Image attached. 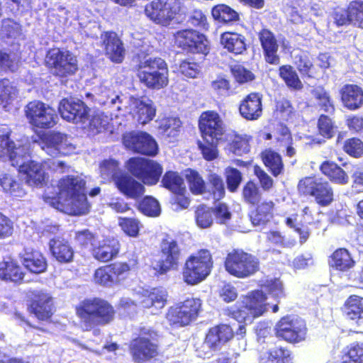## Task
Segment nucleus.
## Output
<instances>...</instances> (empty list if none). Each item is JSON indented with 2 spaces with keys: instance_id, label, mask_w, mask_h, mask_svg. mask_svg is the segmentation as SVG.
Segmentation results:
<instances>
[{
  "instance_id": "1",
  "label": "nucleus",
  "mask_w": 363,
  "mask_h": 363,
  "mask_svg": "<svg viewBox=\"0 0 363 363\" xmlns=\"http://www.w3.org/2000/svg\"><path fill=\"white\" fill-rule=\"evenodd\" d=\"M74 311L81 330L94 335L99 334V327L113 323L116 315L112 303L99 296L84 298L74 306Z\"/></svg>"
},
{
  "instance_id": "2",
  "label": "nucleus",
  "mask_w": 363,
  "mask_h": 363,
  "mask_svg": "<svg viewBox=\"0 0 363 363\" xmlns=\"http://www.w3.org/2000/svg\"><path fill=\"white\" fill-rule=\"evenodd\" d=\"M137 54L134 72L140 84L150 90H160L169 84V69L164 60Z\"/></svg>"
},
{
  "instance_id": "3",
  "label": "nucleus",
  "mask_w": 363,
  "mask_h": 363,
  "mask_svg": "<svg viewBox=\"0 0 363 363\" xmlns=\"http://www.w3.org/2000/svg\"><path fill=\"white\" fill-rule=\"evenodd\" d=\"M160 332L152 327L141 326L128 345V352L135 363H146L160 354Z\"/></svg>"
},
{
  "instance_id": "4",
  "label": "nucleus",
  "mask_w": 363,
  "mask_h": 363,
  "mask_svg": "<svg viewBox=\"0 0 363 363\" xmlns=\"http://www.w3.org/2000/svg\"><path fill=\"white\" fill-rule=\"evenodd\" d=\"M213 265L211 252L205 248L198 250L189 255L184 261L182 269L184 282L189 286L202 282L211 274Z\"/></svg>"
},
{
  "instance_id": "5",
  "label": "nucleus",
  "mask_w": 363,
  "mask_h": 363,
  "mask_svg": "<svg viewBox=\"0 0 363 363\" xmlns=\"http://www.w3.org/2000/svg\"><path fill=\"white\" fill-rule=\"evenodd\" d=\"M138 265V259L134 257L127 262L116 261L101 266L94 272V282L104 287L121 285L129 278Z\"/></svg>"
},
{
  "instance_id": "6",
  "label": "nucleus",
  "mask_w": 363,
  "mask_h": 363,
  "mask_svg": "<svg viewBox=\"0 0 363 363\" xmlns=\"http://www.w3.org/2000/svg\"><path fill=\"white\" fill-rule=\"evenodd\" d=\"M223 266L225 272L238 279H246L260 269L259 259L241 248H235L226 254Z\"/></svg>"
},
{
  "instance_id": "7",
  "label": "nucleus",
  "mask_w": 363,
  "mask_h": 363,
  "mask_svg": "<svg viewBox=\"0 0 363 363\" xmlns=\"http://www.w3.org/2000/svg\"><path fill=\"white\" fill-rule=\"evenodd\" d=\"M202 312V301L199 298H186L171 306L165 315L169 325L184 328L196 320Z\"/></svg>"
},
{
  "instance_id": "8",
  "label": "nucleus",
  "mask_w": 363,
  "mask_h": 363,
  "mask_svg": "<svg viewBox=\"0 0 363 363\" xmlns=\"http://www.w3.org/2000/svg\"><path fill=\"white\" fill-rule=\"evenodd\" d=\"M44 64L50 74L60 79L72 76L78 70L77 57L70 51L57 47L47 50Z\"/></svg>"
},
{
  "instance_id": "9",
  "label": "nucleus",
  "mask_w": 363,
  "mask_h": 363,
  "mask_svg": "<svg viewBox=\"0 0 363 363\" xmlns=\"http://www.w3.org/2000/svg\"><path fill=\"white\" fill-rule=\"evenodd\" d=\"M182 0H152L145 6L144 13L152 23L169 26L182 13Z\"/></svg>"
},
{
  "instance_id": "10",
  "label": "nucleus",
  "mask_w": 363,
  "mask_h": 363,
  "mask_svg": "<svg viewBox=\"0 0 363 363\" xmlns=\"http://www.w3.org/2000/svg\"><path fill=\"white\" fill-rule=\"evenodd\" d=\"M297 189L300 195L313 197L315 203L322 207L329 206L334 201V191L329 182L315 175L301 179Z\"/></svg>"
},
{
  "instance_id": "11",
  "label": "nucleus",
  "mask_w": 363,
  "mask_h": 363,
  "mask_svg": "<svg viewBox=\"0 0 363 363\" xmlns=\"http://www.w3.org/2000/svg\"><path fill=\"white\" fill-rule=\"evenodd\" d=\"M125 167L129 174L147 186L157 184L163 172V167L159 162L142 157L129 158Z\"/></svg>"
},
{
  "instance_id": "12",
  "label": "nucleus",
  "mask_w": 363,
  "mask_h": 363,
  "mask_svg": "<svg viewBox=\"0 0 363 363\" xmlns=\"http://www.w3.org/2000/svg\"><path fill=\"white\" fill-rule=\"evenodd\" d=\"M274 331L279 340L296 345L306 340L308 328L303 319L292 315H286L276 323Z\"/></svg>"
},
{
  "instance_id": "13",
  "label": "nucleus",
  "mask_w": 363,
  "mask_h": 363,
  "mask_svg": "<svg viewBox=\"0 0 363 363\" xmlns=\"http://www.w3.org/2000/svg\"><path fill=\"white\" fill-rule=\"evenodd\" d=\"M28 124L35 130H48L57 123V114L50 105L39 101L28 102L24 108Z\"/></svg>"
},
{
  "instance_id": "14",
  "label": "nucleus",
  "mask_w": 363,
  "mask_h": 363,
  "mask_svg": "<svg viewBox=\"0 0 363 363\" xmlns=\"http://www.w3.org/2000/svg\"><path fill=\"white\" fill-rule=\"evenodd\" d=\"M160 258L153 267L157 274L162 275L178 269L182 257V249L178 241L166 234L160 242Z\"/></svg>"
},
{
  "instance_id": "15",
  "label": "nucleus",
  "mask_w": 363,
  "mask_h": 363,
  "mask_svg": "<svg viewBox=\"0 0 363 363\" xmlns=\"http://www.w3.org/2000/svg\"><path fill=\"white\" fill-rule=\"evenodd\" d=\"M27 308L39 321L51 323L55 312L54 298L44 289L28 291Z\"/></svg>"
},
{
  "instance_id": "16",
  "label": "nucleus",
  "mask_w": 363,
  "mask_h": 363,
  "mask_svg": "<svg viewBox=\"0 0 363 363\" xmlns=\"http://www.w3.org/2000/svg\"><path fill=\"white\" fill-rule=\"evenodd\" d=\"M175 45L182 51L206 56L210 52L208 40L206 35L193 28H184L174 34Z\"/></svg>"
},
{
  "instance_id": "17",
  "label": "nucleus",
  "mask_w": 363,
  "mask_h": 363,
  "mask_svg": "<svg viewBox=\"0 0 363 363\" xmlns=\"http://www.w3.org/2000/svg\"><path fill=\"white\" fill-rule=\"evenodd\" d=\"M122 143L132 152L155 157L158 154V145L154 138L145 131L131 130L122 135Z\"/></svg>"
},
{
  "instance_id": "18",
  "label": "nucleus",
  "mask_w": 363,
  "mask_h": 363,
  "mask_svg": "<svg viewBox=\"0 0 363 363\" xmlns=\"http://www.w3.org/2000/svg\"><path fill=\"white\" fill-rule=\"evenodd\" d=\"M332 18L337 28L352 26L363 29V0H352L344 8H334Z\"/></svg>"
},
{
  "instance_id": "19",
  "label": "nucleus",
  "mask_w": 363,
  "mask_h": 363,
  "mask_svg": "<svg viewBox=\"0 0 363 363\" xmlns=\"http://www.w3.org/2000/svg\"><path fill=\"white\" fill-rule=\"evenodd\" d=\"M198 128L202 139L223 140L226 133L223 121L215 110L201 112L198 119Z\"/></svg>"
},
{
  "instance_id": "20",
  "label": "nucleus",
  "mask_w": 363,
  "mask_h": 363,
  "mask_svg": "<svg viewBox=\"0 0 363 363\" xmlns=\"http://www.w3.org/2000/svg\"><path fill=\"white\" fill-rule=\"evenodd\" d=\"M58 192L50 195L43 194V199L46 203V197L59 199L60 201H69V199L80 195L86 191V182L78 176L67 175L60 178L57 184Z\"/></svg>"
},
{
  "instance_id": "21",
  "label": "nucleus",
  "mask_w": 363,
  "mask_h": 363,
  "mask_svg": "<svg viewBox=\"0 0 363 363\" xmlns=\"http://www.w3.org/2000/svg\"><path fill=\"white\" fill-rule=\"evenodd\" d=\"M101 47L104 54L111 62L121 64L125 56V48L119 35L113 30H106L101 33Z\"/></svg>"
},
{
  "instance_id": "22",
  "label": "nucleus",
  "mask_w": 363,
  "mask_h": 363,
  "mask_svg": "<svg viewBox=\"0 0 363 363\" xmlns=\"http://www.w3.org/2000/svg\"><path fill=\"white\" fill-rule=\"evenodd\" d=\"M46 203L57 210L71 216H82L90 211L86 191L79 196L69 199V201H60L59 199L46 197Z\"/></svg>"
},
{
  "instance_id": "23",
  "label": "nucleus",
  "mask_w": 363,
  "mask_h": 363,
  "mask_svg": "<svg viewBox=\"0 0 363 363\" xmlns=\"http://www.w3.org/2000/svg\"><path fill=\"white\" fill-rule=\"evenodd\" d=\"M89 108L82 100L63 98L58 106V111L62 118L76 123L84 122L89 117Z\"/></svg>"
},
{
  "instance_id": "24",
  "label": "nucleus",
  "mask_w": 363,
  "mask_h": 363,
  "mask_svg": "<svg viewBox=\"0 0 363 363\" xmlns=\"http://www.w3.org/2000/svg\"><path fill=\"white\" fill-rule=\"evenodd\" d=\"M116 187L125 198L138 200L145 192V185L128 173H120L113 177Z\"/></svg>"
},
{
  "instance_id": "25",
  "label": "nucleus",
  "mask_w": 363,
  "mask_h": 363,
  "mask_svg": "<svg viewBox=\"0 0 363 363\" xmlns=\"http://www.w3.org/2000/svg\"><path fill=\"white\" fill-rule=\"evenodd\" d=\"M234 335L229 325L218 324L208 329L203 339V345L210 351H219L224 345L233 340Z\"/></svg>"
},
{
  "instance_id": "26",
  "label": "nucleus",
  "mask_w": 363,
  "mask_h": 363,
  "mask_svg": "<svg viewBox=\"0 0 363 363\" xmlns=\"http://www.w3.org/2000/svg\"><path fill=\"white\" fill-rule=\"evenodd\" d=\"M257 37L265 62L269 65H278L280 63L278 54L279 44L275 34L269 28H262L257 33Z\"/></svg>"
},
{
  "instance_id": "27",
  "label": "nucleus",
  "mask_w": 363,
  "mask_h": 363,
  "mask_svg": "<svg viewBox=\"0 0 363 363\" xmlns=\"http://www.w3.org/2000/svg\"><path fill=\"white\" fill-rule=\"evenodd\" d=\"M267 296L259 289L249 291L242 296V307L252 319L262 316L268 308Z\"/></svg>"
},
{
  "instance_id": "28",
  "label": "nucleus",
  "mask_w": 363,
  "mask_h": 363,
  "mask_svg": "<svg viewBox=\"0 0 363 363\" xmlns=\"http://www.w3.org/2000/svg\"><path fill=\"white\" fill-rule=\"evenodd\" d=\"M121 243L115 237H106L96 242L90 249L92 257L100 262H108L116 258L121 251Z\"/></svg>"
},
{
  "instance_id": "29",
  "label": "nucleus",
  "mask_w": 363,
  "mask_h": 363,
  "mask_svg": "<svg viewBox=\"0 0 363 363\" xmlns=\"http://www.w3.org/2000/svg\"><path fill=\"white\" fill-rule=\"evenodd\" d=\"M262 94L252 91L245 96L239 103L238 111L246 121H257L263 114Z\"/></svg>"
},
{
  "instance_id": "30",
  "label": "nucleus",
  "mask_w": 363,
  "mask_h": 363,
  "mask_svg": "<svg viewBox=\"0 0 363 363\" xmlns=\"http://www.w3.org/2000/svg\"><path fill=\"white\" fill-rule=\"evenodd\" d=\"M43 144V149L46 150H55L57 154L67 155L74 149V147L69 142L67 134L52 131L43 133L40 136Z\"/></svg>"
},
{
  "instance_id": "31",
  "label": "nucleus",
  "mask_w": 363,
  "mask_h": 363,
  "mask_svg": "<svg viewBox=\"0 0 363 363\" xmlns=\"http://www.w3.org/2000/svg\"><path fill=\"white\" fill-rule=\"evenodd\" d=\"M130 113L140 124L145 125L155 117L156 108L151 100H145L143 96H132L130 99Z\"/></svg>"
},
{
  "instance_id": "32",
  "label": "nucleus",
  "mask_w": 363,
  "mask_h": 363,
  "mask_svg": "<svg viewBox=\"0 0 363 363\" xmlns=\"http://www.w3.org/2000/svg\"><path fill=\"white\" fill-rule=\"evenodd\" d=\"M20 259L23 267L32 274H41L48 269L46 257L38 250L25 248L20 255Z\"/></svg>"
},
{
  "instance_id": "33",
  "label": "nucleus",
  "mask_w": 363,
  "mask_h": 363,
  "mask_svg": "<svg viewBox=\"0 0 363 363\" xmlns=\"http://www.w3.org/2000/svg\"><path fill=\"white\" fill-rule=\"evenodd\" d=\"M252 207L255 208L250 212L249 217L255 226L265 225L274 217L276 204L272 200H263Z\"/></svg>"
},
{
  "instance_id": "34",
  "label": "nucleus",
  "mask_w": 363,
  "mask_h": 363,
  "mask_svg": "<svg viewBox=\"0 0 363 363\" xmlns=\"http://www.w3.org/2000/svg\"><path fill=\"white\" fill-rule=\"evenodd\" d=\"M340 100L346 109L354 111L363 106V89L357 84H345L340 90Z\"/></svg>"
},
{
  "instance_id": "35",
  "label": "nucleus",
  "mask_w": 363,
  "mask_h": 363,
  "mask_svg": "<svg viewBox=\"0 0 363 363\" xmlns=\"http://www.w3.org/2000/svg\"><path fill=\"white\" fill-rule=\"evenodd\" d=\"M49 246L52 256L59 263L67 264L73 262L75 252L67 240L55 237L50 240Z\"/></svg>"
},
{
  "instance_id": "36",
  "label": "nucleus",
  "mask_w": 363,
  "mask_h": 363,
  "mask_svg": "<svg viewBox=\"0 0 363 363\" xmlns=\"http://www.w3.org/2000/svg\"><path fill=\"white\" fill-rule=\"evenodd\" d=\"M19 174L24 176L26 182L30 186H41L45 183L48 174L43 162L30 160L20 169Z\"/></svg>"
},
{
  "instance_id": "37",
  "label": "nucleus",
  "mask_w": 363,
  "mask_h": 363,
  "mask_svg": "<svg viewBox=\"0 0 363 363\" xmlns=\"http://www.w3.org/2000/svg\"><path fill=\"white\" fill-rule=\"evenodd\" d=\"M220 43L223 49L235 55H242L247 49L246 37L234 31L222 33Z\"/></svg>"
},
{
  "instance_id": "38",
  "label": "nucleus",
  "mask_w": 363,
  "mask_h": 363,
  "mask_svg": "<svg viewBox=\"0 0 363 363\" xmlns=\"http://www.w3.org/2000/svg\"><path fill=\"white\" fill-rule=\"evenodd\" d=\"M342 311L347 320L354 322L357 327H363V297L355 294L349 296Z\"/></svg>"
},
{
  "instance_id": "39",
  "label": "nucleus",
  "mask_w": 363,
  "mask_h": 363,
  "mask_svg": "<svg viewBox=\"0 0 363 363\" xmlns=\"http://www.w3.org/2000/svg\"><path fill=\"white\" fill-rule=\"evenodd\" d=\"M140 302L144 308H155L159 311L167 304V293L164 289L157 287L145 290L140 294Z\"/></svg>"
},
{
  "instance_id": "40",
  "label": "nucleus",
  "mask_w": 363,
  "mask_h": 363,
  "mask_svg": "<svg viewBox=\"0 0 363 363\" xmlns=\"http://www.w3.org/2000/svg\"><path fill=\"white\" fill-rule=\"evenodd\" d=\"M249 138L235 131L225 133L223 143H226L225 149L234 155L242 156L250 151Z\"/></svg>"
},
{
  "instance_id": "41",
  "label": "nucleus",
  "mask_w": 363,
  "mask_h": 363,
  "mask_svg": "<svg viewBox=\"0 0 363 363\" xmlns=\"http://www.w3.org/2000/svg\"><path fill=\"white\" fill-rule=\"evenodd\" d=\"M363 334V331L350 330L349 334ZM340 363H363V342L354 341L340 352Z\"/></svg>"
},
{
  "instance_id": "42",
  "label": "nucleus",
  "mask_w": 363,
  "mask_h": 363,
  "mask_svg": "<svg viewBox=\"0 0 363 363\" xmlns=\"http://www.w3.org/2000/svg\"><path fill=\"white\" fill-rule=\"evenodd\" d=\"M25 276L26 272L16 260L9 259L0 262V279L1 280L21 284Z\"/></svg>"
},
{
  "instance_id": "43",
  "label": "nucleus",
  "mask_w": 363,
  "mask_h": 363,
  "mask_svg": "<svg viewBox=\"0 0 363 363\" xmlns=\"http://www.w3.org/2000/svg\"><path fill=\"white\" fill-rule=\"evenodd\" d=\"M328 264L335 270L347 272L355 265V261L347 249L340 247L329 256Z\"/></svg>"
},
{
  "instance_id": "44",
  "label": "nucleus",
  "mask_w": 363,
  "mask_h": 363,
  "mask_svg": "<svg viewBox=\"0 0 363 363\" xmlns=\"http://www.w3.org/2000/svg\"><path fill=\"white\" fill-rule=\"evenodd\" d=\"M319 169L332 183L345 185L349 182L347 172L335 162L325 160L320 164Z\"/></svg>"
},
{
  "instance_id": "45",
  "label": "nucleus",
  "mask_w": 363,
  "mask_h": 363,
  "mask_svg": "<svg viewBox=\"0 0 363 363\" xmlns=\"http://www.w3.org/2000/svg\"><path fill=\"white\" fill-rule=\"evenodd\" d=\"M211 13L215 21L224 25L232 26L240 21L238 12L225 4H220L213 6Z\"/></svg>"
},
{
  "instance_id": "46",
  "label": "nucleus",
  "mask_w": 363,
  "mask_h": 363,
  "mask_svg": "<svg viewBox=\"0 0 363 363\" xmlns=\"http://www.w3.org/2000/svg\"><path fill=\"white\" fill-rule=\"evenodd\" d=\"M205 194L208 199L219 201L225 196V187L220 175L216 172H210L207 176Z\"/></svg>"
},
{
  "instance_id": "47",
  "label": "nucleus",
  "mask_w": 363,
  "mask_h": 363,
  "mask_svg": "<svg viewBox=\"0 0 363 363\" xmlns=\"http://www.w3.org/2000/svg\"><path fill=\"white\" fill-rule=\"evenodd\" d=\"M294 65L303 78H315L316 69L307 51H301L294 56Z\"/></svg>"
},
{
  "instance_id": "48",
  "label": "nucleus",
  "mask_w": 363,
  "mask_h": 363,
  "mask_svg": "<svg viewBox=\"0 0 363 363\" xmlns=\"http://www.w3.org/2000/svg\"><path fill=\"white\" fill-rule=\"evenodd\" d=\"M278 75L286 86L292 91H301L303 88L297 72L289 64L281 65L278 69Z\"/></svg>"
},
{
  "instance_id": "49",
  "label": "nucleus",
  "mask_w": 363,
  "mask_h": 363,
  "mask_svg": "<svg viewBox=\"0 0 363 363\" xmlns=\"http://www.w3.org/2000/svg\"><path fill=\"white\" fill-rule=\"evenodd\" d=\"M261 157L264 164L273 177H277L284 173V164L279 153L267 149L262 152Z\"/></svg>"
},
{
  "instance_id": "50",
  "label": "nucleus",
  "mask_w": 363,
  "mask_h": 363,
  "mask_svg": "<svg viewBox=\"0 0 363 363\" xmlns=\"http://www.w3.org/2000/svg\"><path fill=\"white\" fill-rule=\"evenodd\" d=\"M311 94L320 111L333 115L335 111L334 101L330 94L323 86H318L311 91Z\"/></svg>"
},
{
  "instance_id": "51",
  "label": "nucleus",
  "mask_w": 363,
  "mask_h": 363,
  "mask_svg": "<svg viewBox=\"0 0 363 363\" xmlns=\"http://www.w3.org/2000/svg\"><path fill=\"white\" fill-rule=\"evenodd\" d=\"M0 186L4 193L11 196L21 198L26 194L22 182L9 174L0 175Z\"/></svg>"
},
{
  "instance_id": "52",
  "label": "nucleus",
  "mask_w": 363,
  "mask_h": 363,
  "mask_svg": "<svg viewBox=\"0 0 363 363\" xmlns=\"http://www.w3.org/2000/svg\"><path fill=\"white\" fill-rule=\"evenodd\" d=\"M241 196L243 202L252 207L262 200V192L259 186L253 181H247L242 186Z\"/></svg>"
},
{
  "instance_id": "53",
  "label": "nucleus",
  "mask_w": 363,
  "mask_h": 363,
  "mask_svg": "<svg viewBox=\"0 0 363 363\" xmlns=\"http://www.w3.org/2000/svg\"><path fill=\"white\" fill-rule=\"evenodd\" d=\"M6 157H8L11 165L17 168L18 172L30 160H29L30 155L28 148L23 145L16 147L15 144Z\"/></svg>"
},
{
  "instance_id": "54",
  "label": "nucleus",
  "mask_w": 363,
  "mask_h": 363,
  "mask_svg": "<svg viewBox=\"0 0 363 363\" xmlns=\"http://www.w3.org/2000/svg\"><path fill=\"white\" fill-rule=\"evenodd\" d=\"M185 178L189 190L194 195L205 194L206 183L198 171L191 168L186 169Z\"/></svg>"
},
{
  "instance_id": "55",
  "label": "nucleus",
  "mask_w": 363,
  "mask_h": 363,
  "mask_svg": "<svg viewBox=\"0 0 363 363\" xmlns=\"http://www.w3.org/2000/svg\"><path fill=\"white\" fill-rule=\"evenodd\" d=\"M222 143L223 140L203 139V141L198 142V147L205 160L213 161L218 158V145Z\"/></svg>"
},
{
  "instance_id": "56",
  "label": "nucleus",
  "mask_w": 363,
  "mask_h": 363,
  "mask_svg": "<svg viewBox=\"0 0 363 363\" xmlns=\"http://www.w3.org/2000/svg\"><path fill=\"white\" fill-rule=\"evenodd\" d=\"M177 72L186 78L195 79L200 74L201 65L195 60L194 57H189L180 60Z\"/></svg>"
},
{
  "instance_id": "57",
  "label": "nucleus",
  "mask_w": 363,
  "mask_h": 363,
  "mask_svg": "<svg viewBox=\"0 0 363 363\" xmlns=\"http://www.w3.org/2000/svg\"><path fill=\"white\" fill-rule=\"evenodd\" d=\"M291 352L286 347L279 346L269 350L264 363H291Z\"/></svg>"
},
{
  "instance_id": "58",
  "label": "nucleus",
  "mask_w": 363,
  "mask_h": 363,
  "mask_svg": "<svg viewBox=\"0 0 363 363\" xmlns=\"http://www.w3.org/2000/svg\"><path fill=\"white\" fill-rule=\"evenodd\" d=\"M213 215L212 207L205 204H200L196 207L194 211V218L196 224L202 229L210 228L213 223Z\"/></svg>"
},
{
  "instance_id": "59",
  "label": "nucleus",
  "mask_w": 363,
  "mask_h": 363,
  "mask_svg": "<svg viewBox=\"0 0 363 363\" xmlns=\"http://www.w3.org/2000/svg\"><path fill=\"white\" fill-rule=\"evenodd\" d=\"M337 127L333 118L328 115L320 114L317 120L318 133L325 139L334 137Z\"/></svg>"
},
{
  "instance_id": "60",
  "label": "nucleus",
  "mask_w": 363,
  "mask_h": 363,
  "mask_svg": "<svg viewBox=\"0 0 363 363\" xmlns=\"http://www.w3.org/2000/svg\"><path fill=\"white\" fill-rule=\"evenodd\" d=\"M137 208L140 212L149 217L158 216L161 211L158 201L151 196H146L140 199Z\"/></svg>"
},
{
  "instance_id": "61",
  "label": "nucleus",
  "mask_w": 363,
  "mask_h": 363,
  "mask_svg": "<svg viewBox=\"0 0 363 363\" xmlns=\"http://www.w3.org/2000/svg\"><path fill=\"white\" fill-rule=\"evenodd\" d=\"M224 175L228 191L233 194L237 192L242 182V172L235 167H227Z\"/></svg>"
},
{
  "instance_id": "62",
  "label": "nucleus",
  "mask_w": 363,
  "mask_h": 363,
  "mask_svg": "<svg viewBox=\"0 0 363 363\" xmlns=\"http://www.w3.org/2000/svg\"><path fill=\"white\" fill-rule=\"evenodd\" d=\"M181 125L182 123L179 118H164L159 123L158 130L162 135L167 137H174L178 134Z\"/></svg>"
},
{
  "instance_id": "63",
  "label": "nucleus",
  "mask_w": 363,
  "mask_h": 363,
  "mask_svg": "<svg viewBox=\"0 0 363 363\" xmlns=\"http://www.w3.org/2000/svg\"><path fill=\"white\" fill-rule=\"evenodd\" d=\"M97 235L89 229H83L75 231L74 240L76 245L80 249H87L92 247L97 241Z\"/></svg>"
},
{
  "instance_id": "64",
  "label": "nucleus",
  "mask_w": 363,
  "mask_h": 363,
  "mask_svg": "<svg viewBox=\"0 0 363 363\" xmlns=\"http://www.w3.org/2000/svg\"><path fill=\"white\" fill-rule=\"evenodd\" d=\"M162 186L171 192L178 191L184 187V180L178 172L167 171L162 177Z\"/></svg>"
}]
</instances>
